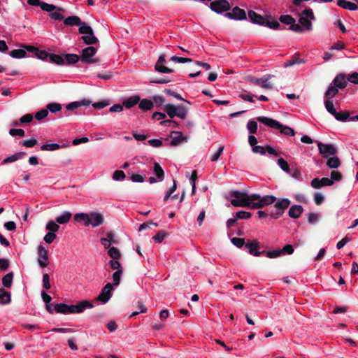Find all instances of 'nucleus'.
Here are the masks:
<instances>
[{"instance_id": "nucleus-1", "label": "nucleus", "mask_w": 358, "mask_h": 358, "mask_svg": "<svg viewBox=\"0 0 358 358\" xmlns=\"http://www.w3.org/2000/svg\"><path fill=\"white\" fill-rule=\"evenodd\" d=\"M94 304L88 300H82L76 304L68 305L63 303H55L53 306V313L69 315L79 314L84 312L86 309L94 308Z\"/></svg>"}, {"instance_id": "nucleus-2", "label": "nucleus", "mask_w": 358, "mask_h": 358, "mask_svg": "<svg viewBox=\"0 0 358 358\" xmlns=\"http://www.w3.org/2000/svg\"><path fill=\"white\" fill-rule=\"evenodd\" d=\"M257 120L271 128L279 129L280 133L286 135L293 136L295 135L294 130L286 125L282 124L280 122L264 116H259L257 118Z\"/></svg>"}, {"instance_id": "nucleus-3", "label": "nucleus", "mask_w": 358, "mask_h": 358, "mask_svg": "<svg viewBox=\"0 0 358 358\" xmlns=\"http://www.w3.org/2000/svg\"><path fill=\"white\" fill-rule=\"evenodd\" d=\"M250 208L259 209L275 203L276 197L273 195L262 196L259 194H250Z\"/></svg>"}, {"instance_id": "nucleus-4", "label": "nucleus", "mask_w": 358, "mask_h": 358, "mask_svg": "<svg viewBox=\"0 0 358 358\" xmlns=\"http://www.w3.org/2000/svg\"><path fill=\"white\" fill-rule=\"evenodd\" d=\"M230 196L234 198L231 200V203L234 206L250 208V195L243 192L234 190L230 192Z\"/></svg>"}, {"instance_id": "nucleus-5", "label": "nucleus", "mask_w": 358, "mask_h": 358, "mask_svg": "<svg viewBox=\"0 0 358 358\" xmlns=\"http://www.w3.org/2000/svg\"><path fill=\"white\" fill-rule=\"evenodd\" d=\"M290 205V201L288 199H279L274 205V209L271 210L269 215L274 218L278 219L281 217L285 209Z\"/></svg>"}, {"instance_id": "nucleus-6", "label": "nucleus", "mask_w": 358, "mask_h": 358, "mask_svg": "<svg viewBox=\"0 0 358 358\" xmlns=\"http://www.w3.org/2000/svg\"><path fill=\"white\" fill-rule=\"evenodd\" d=\"M97 49L93 46H88L81 51L80 60L84 64H93L99 62L98 59L92 57L96 53Z\"/></svg>"}, {"instance_id": "nucleus-7", "label": "nucleus", "mask_w": 358, "mask_h": 358, "mask_svg": "<svg viewBox=\"0 0 358 358\" xmlns=\"http://www.w3.org/2000/svg\"><path fill=\"white\" fill-rule=\"evenodd\" d=\"M210 8L213 12L221 14L228 12L231 9V5L227 0H215L210 3Z\"/></svg>"}, {"instance_id": "nucleus-8", "label": "nucleus", "mask_w": 358, "mask_h": 358, "mask_svg": "<svg viewBox=\"0 0 358 358\" xmlns=\"http://www.w3.org/2000/svg\"><path fill=\"white\" fill-rule=\"evenodd\" d=\"M104 222V217L102 213L97 211L89 213V226L96 228L102 225Z\"/></svg>"}, {"instance_id": "nucleus-9", "label": "nucleus", "mask_w": 358, "mask_h": 358, "mask_svg": "<svg viewBox=\"0 0 358 358\" xmlns=\"http://www.w3.org/2000/svg\"><path fill=\"white\" fill-rule=\"evenodd\" d=\"M224 16L231 20H243L247 18L246 13L238 6L234 7L231 12H227Z\"/></svg>"}, {"instance_id": "nucleus-10", "label": "nucleus", "mask_w": 358, "mask_h": 358, "mask_svg": "<svg viewBox=\"0 0 358 358\" xmlns=\"http://www.w3.org/2000/svg\"><path fill=\"white\" fill-rule=\"evenodd\" d=\"M319 152L323 157H327L328 155H335L337 153L336 148L332 144H324L322 142L317 143Z\"/></svg>"}, {"instance_id": "nucleus-11", "label": "nucleus", "mask_w": 358, "mask_h": 358, "mask_svg": "<svg viewBox=\"0 0 358 358\" xmlns=\"http://www.w3.org/2000/svg\"><path fill=\"white\" fill-rule=\"evenodd\" d=\"M245 246L248 249V252L255 257H259L265 252V250L258 251V249L260 248V243L257 240L248 241Z\"/></svg>"}, {"instance_id": "nucleus-12", "label": "nucleus", "mask_w": 358, "mask_h": 358, "mask_svg": "<svg viewBox=\"0 0 358 358\" xmlns=\"http://www.w3.org/2000/svg\"><path fill=\"white\" fill-rule=\"evenodd\" d=\"M166 63V59H165V55L162 54L161 55L158 60L157 61L155 69L157 72L162 73H171L174 71L173 69L168 68L163 64Z\"/></svg>"}, {"instance_id": "nucleus-13", "label": "nucleus", "mask_w": 358, "mask_h": 358, "mask_svg": "<svg viewBox=\"0 0 358 358\" xmlns=\"http://www.w3.org/2000/svg\"><path fill=\"white\" fill-rule=\"evenodd\" d=\"M38 262L42 268H45L48 264V251L42 245L38 247Z\"/></svg>"}, {"instance_id": "nucleus-14", "label": "nucleus", "mask_w": 358, "mask_h": 358, "mask_svg": "<svg viewBox=\"0 0 358 358\" xmlns=\"http://www.w3.org/2000/svg\"><path fill=\"white\" fill-rule=\"evenodd\" d=\"M170 137L172 138L170 145L171 146H178L182 142H187V138L180 131H173L171 133Z\"/></svg>"}, {"instance_id": "nucleus-15", "label": "nucleus", "mask_w": 358, "mask_h": 358, "mask_svg": "<svg viewBox=\"0 0 358 358\" xmlns=\"http://www.w3.org/2000/svg\"><path fill=\"white\" fill-rule=\"evenodd\" d=\"M252 152L255 153H259L261 155H265L266 152H268L269 154L273 155L274 156H278L280 155V152L276 151L273 147L271 145H266L265 148L260 146V145H256L253 146V148H252Z\"/></svg>"}, {"instance_id": "nucleus-16", "label": "nucleus", "mask_w": 358, "mask_h": 358, "mask_svg": "<svg viewBox=\"0 0 358 358\" xmlns=\"http://www.w3.org/2000/svg\"><path fill=\"white\" fill-rule=\"evenodd\" d=\"M334 85L338 89H344L348 85L346 76L344 73H338L333 80Z\"/></svg>"}, {"instance_id": "nucleus-17", "label": "nucleus", "mask_w": 358, "mask_h": 358, "mask_svg": "<svg viewBox=\"0 0 358 358\" xmlns=\"http://www.w3.org/2000/svg\"><path fill=\"white\" fill-rule=\"evenodd\" d=\"M248 17L252 23L259 25H264L265 23V18L254 10H249Z\"/></svg>"}, {"instance_id": "nucleus-18", "label": "nucleus", "mask_w": 358, "mask_h": 358, "mask_svg": "<svg viewBox=\"0 0 358 358\" xmlns=\"http://www.w3.org/2000/svg\"><path fill=\"white\" fill-rule=\"evenodd\" d=\"M91 104V101L87 99H83L79 101H73L66 106V108L68 110H73L81 106H89Z\"/></svg>"}, {"instance_id": "nucleus-19", "label": "nucleus", "mask_w": 358, "mask_h": 358, "mask_svg": "<svg viewBox=\"0 0 358 358\" xmlns=\"http://www.w3.org/2000/svg\"><path fill=\"white\" fill-rule=\"evenodd\" d=\"M264 25L272 29H286L285 27H282L281 24L276 20L268 16H266V19H265V23Z\"/></svg>"}, {"instance_id": "nucleus-20", "label": "nucleus", "mask_w": 358, "mask_h": 358, "mask_svg": "<svg viewBox=\"0 0 358 358\" xmlns=\"http://www.w3.org/2000/svg\"><path fill=\"white\" fill-rule=\"evenodd\" d=\"M303 211V208L301 206L294 205L289 208L288 215L290 217L296 219L300 217Z\"/></svg>"}, {"instance_id": "nucleus-21", "label": "nucleus", "mask_w": 358, "mask_h": 358, "mask_svg": "<svg viewBox=\"0 0 358 358\" xmlns=\"http://www.w3.org/2000/svg\"><path fill=\"white\" fill-rule=\"evenodd\" d=\"M306 61L299 57V54H295L292 58L285 62L283 64L284 67L287 68L294 64H303Z\"/></svg>"}, {"instance_id": "nucleus-22", "label": "nucleus", "mask_w": 358, "mask_h": 358, "mask_svg": "<svg viewBox=\"0 0 358 358\" xmlns=\"http://www.w3.org/2000/svg\"><path fill=\"white\" fill-rule=\"evenodd\" d=\"M74 220L77 222H83L85 227H89V213H78L74 215Z\"/></svg>"}, {"instance_id": "nucleus-23", "label": "nucleus", "mask_w": 358, "mask_h": 358, "mask_svg": "<svg viewBox=\"0 0 358 358\" xmlns=\"http://www.w3.org/2000/svg\"><path fill=\"white\" fill-rule=\"evenodd\" d=\"M72 217V213L69 211L63 212L59 216L55 218V221L59 224H64L68 223Z\"/></svg>"}, {"instance_id": "nucleus-24", "label": "nucleus", "mask_w": 358, "mask_h": 358, "mask_svg": "<svg viewBox=\"0 0 358 358\" xmlns=\"http://www.w3.org/2000/svg\"><path fill=\"white\" fill-rule=\"evenodd\" d=\"M26 155L27 154L24 152H16V153L13 154V155H10V156L5 158L3 159V161L2 162V164H6L8 163L16 162L18 159L24 158L26 156Z\"/></svg>"}, {"instance_id": "nucleus-25", "label": "nucleus", "mask_w": 358, "mask_h": 358, "mask_svg": "<svg viewBox=\"0 0 358 358\" xmlns=\"http://www.w3.org/2000/svg\"><path fill=\"white\" fill-rule=\"evenodd\" d=\"M140 101V96L138 95L130 96L129 98L123 101V106L127 108H131Z\"/></svg>"}, {"instance_id": "nucleus-26", "label": "nucleus", "mask_w": 358, "mask_h": 358, "mask_svg": "<svg viewBox=\"0 0 358 358\" xmlns=\"http://www.w3.org/2000/svg\"><path fill=\"white\" fill-rule=\"evenodd\" d=\"M337 5L344 9L350 10H356L358 9V6L356 3L347 1L346 0H338Z\"/></svg>"}, {"instance_id": "nucleus-27", "label": "nucleus", "mask_w": 358, "mask_h": 358, "mask_svg": "<svg viewBox=\"0 0 358 358\" xmlns=\"http://www.w3.org/2000/svg\"><path fill=\"white\" fill-rule=\"evenodd\" d=\"M64 23L69 26H79L82 24V21L78 16H69L64 19Z\"/></svg>"}, {"instance_id": "nucleus-28", "label": "nucleus", "mask_w": 358, "mask_h": 358, "mask_svg": "<svg viewBox=\"0 0 358 358\" xmlns=\"http://www.w3.org/2000/svg\"><path fill=\"white\" fill-rule=\"evenodd\" d=\"M41 296L43 300V301L45 303V308L48 310V312L50 314L53 313V306L54 304L50 303V301L52 300V298L50 295L48 294L47 292H41Z\"/></svg>"}, {"instance_id": "nucleus-29", "label": "nucleus", "mask_w": 358, "mask_h": 358, "mask_svg": "<svg viewBox=\"0 0 358 358\" xmlns=\"http://www.w3.org/2000/svg\"><path fill=\"white\" fill-rule=\"evenodd\" d=\"M81 40L87 45H95L99 43L98 38L94 36V33L88 34L83 36L80 38Z\"/></svg>"}, {"instance_id": "nucleus-30", "label": "nucleus", "mask_w": 358, "mask_h": 358, "mask_svg": "<svg viewBox=\"0 0 358 358\" xmlns=\"http://www.w3.org/2000/svg\"><path fill=\"white\" fill-rule=\"evenodd\" d=\"M272 77H273V75H267L263 78H257L255 77H250L248 80L251 83L255 85H260L262 86L263 83H266L269 79H271Z\"/></svg>"}, {"instance_id": "nucleus-31", "label": "nucleus", "mask_w": 358, "mask_h": 358, "mask_svg": "<svg viewBox=\"0 0 358 358\" xmlns=\"http://www.w3.org/2000/svg\"><path fill=\"white\" fill-rule=\"evenodd\" d=\"M299 22L300 23V25L303 28V30L310 31L313 28L311 21L306 17L301 15L299 19Z\"/></svg>"}, {"instance_id": "nucleus-32", "label": "nucleus", "mask_w": 358, "mask_h": 358, "mask_svg": "<svg viewBox=\"0 0 358 358\" xmlns=\"http://www.w3.org/2000/svg\"><path fill=\"white\" fill-rule=\"evenodd\" d=\"M64 64H74L77 63L80 59V57L76 54H66L64 55Z\"/></svg>"}, {"instance_id": "nucleus-33", "label": "nucleus", "mask_w": 358, "mask_h": 358, "mask_svg": "<svg viewBox=\"0 0 358 358\" xmlns=\"http://www.w3.org/2000/svg\"><path fill=\"white\" fill-rule=\"evenodd\" d=\"M164 110L167 113V115L170 117V118H173L174 117L177 116V111H176V106L173 104H166L164 108Z\"/></svg>"}, {"instance_id": "nucleus-34", "label": "nucleus", "mask_w": 358, "mask_h": 358, "mask_svg": "<svg viewBox=\"0 0 358 358\" xmlns=\"http://www.w3.org/2000/svg\"><path fill=\"white\" fill-rule=\"evenodd\" d=\"M334 116L338 121L341 122H345L351 117H350V113L347 110L340 112L336 111Z\"/></svg>"}, {"instance_id": "nucleus-35", "label": "nucleus", "mask_w": 358, "mask_h": 358, "mask_svg": "<svg viewBox=\"0 0 358 358\" xmlns=\"http://www.w3.org/2000/svg\"><path fill=\"white\" fill-rule=\"evenodd\" d=\"M177 117L185 120L187 117L188 108L183 105L176 106Z\"/></svg>"}, {"instance_id": "nucleus-36", "label": "nucleus", "mask_w": 358, "mask_h": 358, "mask_svg": "<svg viewBox=\"0 0 358 358\" xmlns=\"http://www.w3.org/2000/svg\"><path fill=\"white\" fill-rule=\"evenodd\" d=\"M111 296V292H101V294L95 298V301L105 304L110 300Z\"/></svg>"}, {"instance_id": "nucleus-37", "label": "nucleus", "mask_w": 358, "mask_h": 358, "mask_svg": "<svg viewBox=\"0 0 358 358\" xmlns=\"http://www.w3.org/2000/svg\"><path fill=\"white\" fill-rule=\"evenodd\" d=\"M153 171H154V173H155L156 177L160 181L163 180L164 172V170L162 169V168L161 167V166L159 165V164H158L157 162L154 163Z\"/></svg>"}, {"instance_id": "nucleus-38", "label": "nucleus", "mask_w": 358, "mask_h": 358, "mask_svg": "<svg viewBox=\"0 0 358 358\" xmlns=\"http://www.w3.org/2000/svg\"><path fill=\"white\" fill-rule=\"evenodd\" d=\"M327 165L330 169H336L340 166L341 161L338 157L334 155L327 160Z\"/></svg>"}, {"instance_id": "nucleus-39", "label": "nucleus", "mask_w": 358, "mask_h": 358, "mask_svg": "<svg viewBox=\"0 0 358 358\" xmlns=\"http://www.w3.org/2000/svg\"><path fill=\"white\" fill-rule=\"evenodd\" d=\"M338 93V88L336 86H329L328 90L324 94V96L327 99L331 100Z\"/></svg>"}, {"instance_id": "nucleus-40", "label": "nucleus", "mask_w": 358, "mask_h": 358, "mask_svg": "<svg viewBox=\"0 0 358 358\" xmlns=\"http://www.w3.org/2000/svg\"><path fill=\"white\" fill-rule=\"evenodd\" d=\"M139 102V108L143 110H148L152 109L154 105L151 100L146 99H142L141 101L140 100Z\"/></svg>"}, {"instance_id": "nucleus-41", "label": "nucleus", "mask_w": 358, "mask_h": 358, "mask_svg": "<svg viewBox=\"0 0 358 358\" xmlns=\"http://www.w3.org/2000/svg\"><path fill=\"white\" fill-rule=\"evenodd\" d=\"M49 61L52 63L56 64L57 65H64V59L63 57L57 55V54H50L49 57Z\"/></svg>"}, {"instance_id": "nucleus-42", "label": "nucleus", "mask_w": 358, "mask_h": 358, "mask_svg": "<svg viewBox=\"0 0 358 358\" xmlns=\"http://www.w3.org/2000/svg\"><path fill=\"white\" fill-rule=\"evenodd\" d=\"M60 227L56 221L50 220L48 222L45 226V229L48 231V232L55 233L58 231Z\"/></svg>"}, {"instance_id": "nucleus-43", "label": "nucleus", "mask_w": 358, "mask_h": 358, "mask_svg": "<svg viewBox=\"0 0 358 358\" xmlns=\"http://www.w3.org/2000/svg\"><path fill=\"white\" fill-rule=\"evenodd\" d=\"M13 278V273L10 272L5 275L2 278V284L6 288H10Z\"/></svg>"}, {"instance_id": "nucleus-44", "label": "nucleus", "mask_w": 358, "mask_h": 358, "mask_svg": "<svg viewBox=\"0 0 358 358\" xmlns=\"http://www.w3.org/2000/svg\"><path fill=\"white\" fill-rule=\"evenodd\" d=\"M79 26H80V27L78 29V31L81 34L86 35V34H92V32H94L92 28L90 25H87L85 22H82V24H80Z\"/></svg>"}, {"instance_id": "nucleus-45", "label": "nucleus", "mask_w": 358, "mask_h": 358, "mask_svg": "<svg viewBox=\"0 0 358 358\" xmlns=\"http://www.w3.org/2000/svg\"><path fill=\"white\" fill-rule=\"evenodd\" d=\"M9 55L13 58H23L26 56L27 52L22 49H15L11 50Z\"/></svg>"}, {"instance_id": "nucleus-46", "label": "nucleus", "mask_w": 358, "mask_h": 358, "mask_svg": "<svg viewBox=\"0 0 358 358\" xmlns=\"http://www.w3.org/2000/svg\"><path fill=\"white\" fill-rule=\"evenodd\" d=\"M279 20L282 23H283L285 24H287V25H291L292 24L295 22V19L290 15H280L279 17Z\"/></svg>"}, {"instance_id": "nucleus-47", "label": "nucleus", "mask_w": 358, "mask_h": 358, "mask_svg": "<svg viewBox=\"0 0 358 358\" xmlns=\"http://www.w3.org/2000/svg\"><path fill=\"white\" fill-rule=\"evenodd\" d=\"M46 108L51 113H57L62 110V107L60 103H50L46 106Z\"/></svg>"}, {"instance_id": "nucleus-48", "label": "nucleus", "mask_w": 358, "mask_h": 358, "mask_svg": "<svg viewBox=\"0 0 358 358\" xmlns=\"http://www.w3.org/2000/svg\"><path fill=\"white\" fill-rule=\"evenodd\" d=\"M108 253L113 259H118L121 257L120 250L115 247L110 248Z\"/></svg>"}, {"instance_id": "nucleus-49", "label": "nucleus", "mask_w": 358, "mask_h": 358, "mask_svg": "<svg viewBox=\"0 0 358 358\" xmlns=\"http://www.w3.org/2000/svg\"><path fill=\"white\" fill-rule=\"evenodd\" d=\"M10 292H0V304L5 305L10 302Z\"/></svg>"}, {"instance_id": "nucleus-50", "label": "nucleus", "mask_w": 358, "mask_h": 358, "mask_svg": "<svg viewBox=\"0 0 358 358\" xmlns=\"http://www.w3.org/2000/svg\"><path fill=\"white\" fill-rule=\"evenodd\" d=\"M278 164L280 166L282 171L288 173L291 172L288 163L283 158H279L278 159Z\"/></svg>"}, {"instance_id": "nucleus-51", "label": "nucleus", "mask_w": 358, "mask_h": 358, "mask_svg": "<svg viewBox=\"0 0 358 358\" xmlns=\"http://www.w3.org/2000/svg\"><path fill=\"white\" fill-rule=\"evenodd\" d=\"M48 114H49V112L47 110V108H43L41 110L36 112L34 117L37 120L41 121V120H43L45 117H46L48 115Z\"/></svg>"}, {"instance_id": "nucleus-52", "label": "nucleus", "mask_w": 358, "mask_h": 358, "mask_svg": "<svg viewBox=\"0 0 358 358\" xmlns=\"http://www.w3.org/2000/svg\"><path fill=\"white\" fill-rule=\"evenodd\" d=\"M41 8L43 10H45V11H47V12H51V11L55 10L56 9H58L59 10H63V9H62L60 8H57V6H55L53 4H49V3H45V2L42 3Z\"/></svg>"}, {"instance_id": "nucleus-53", "label": "nucleus", "mask_w": 358, "mask_h": 358, "mask_svg": "<svg viewBox=\"0 0 358 358\" xmlns=\"http://www.w3.org/2000/svg\"><path fill=\"white\" fill-rule=\"evenodd\" d=\"M324 106L327 109V110L332 115H334L336 110L334 106V103L331 100L326 99L324 101Z\"/></svg>"}, {"instance_id": "nucleus-54", "label": "nucleus", "mask_w": 358, "mask_h": 358, "mask_svg": "<svg viewBox=\"0 0 358 358\" xmlns=\"http://www.w3.org/2000/svg\"><path fill=\"white\" fill-rule=\"evenodd\" d=\"M61 148V145L57 143L44 144L41 147V150H56Z\"/></svg>"}, {"instance_id": "nucleus-55", "label": "nucleus", "mask_w": 358, "mask_h": 358, "mask_svg": "<svg viewBox=\"0 0 358 358\" xmlns=\"http://www.w3.org/2000/svg\"><path fill=\"white\" fill-rule=\"evenodd\" d=\"M167 233L164 231H159L153 237L152 239L157 243H162L164 238L167 236Z\"/></svg>"}, {"instance_id": "nucleus-56", "label": "nucleus", "mask_w": 358, "mask_h": 358, "mask_svg": "<svg viewBox=\"0 0 358 358\" xmlns=\"http://www.w3.org/2000/svg\"><path fill=\"white\" fill-rule=\"evenodd\" d=\"M247 129L250 134H256L257 131V123L254 120H250L247 124Z\"/></svg>"}, {"instance_id": "nucleus-57", "label": "nucleus", "mask_w": 358, "mask_h": 358, "mask_svg": "<svg viewBox=\"0 0 358 358\" xmlns=\"http://www.w3.org/2000/svg\"><path fill=\"white\" fill-rule=\"evenodd\" d=\"M231 243L238 248H241L243 246L245 245V239L243 238H236L234 237L231 240Z\"/></svg>"}, {"instance_id": "nucleus-58", "label": "nucleus", "mask_w": 358, "mask_h": 358, "mask_svg": "<svg viewBox=\"0 0 358 358\" xmlns=\"http://www.w3.org/2000/svg\"><path fill=\"white\" fill-rule=\"evenodd\" d=\"M267 257L273 259L276 258L282 255V251L280 249L274 250L272 251H265L264 254Z\"/></svg>"}, {"instance_id": "nucleus-59", "label": "nucleus", "mask_w": 358, "mask_h": 358, "mask_svg": "<svg viewBox=\"0 0 358 358\" xmlns=\"http://www.w3.org/2000/svg\"><path fill=\"white\" fill-rule=\"evenodd\" d=\"M125 178L126 175L122 170H117L113 174V179L115 180H123Z\"/></svg>"}, {"instance_id": "nucleus-60", "label": "nucleus", "mask_w": 358, "mask_h": 358, "mask_svg": "<svg viewBox=\"0 0 358 358\" xmlns=\"http://www.w3.org/2000/svg\"><path fill=\"white\" fill-rule=\"evenodd\" d=\"M50 53L45 50H38L35 55L41 60H49Z\"/></svg>"}, {"instance_id": "nucleus-61", "label": "nucleus", "mask_w": 358, "mask_h": 358, "mask_svg": "<svg viewBox=\"0 0 358 358\" xmlns=\"http://www.w3.org/2000/svg\"><path fill=\"white\" fill-rule=\"evenodd\" d=\"M252 216V213L250 212L241 210L236 213V219H248Z\"/></svg>"}, {"instance_id": "nucleus-62", "label": "nucleus", "mask_w": 358, "mask_h": 358, "mask_svg": "<svg viewBox=\"0 0 358 358\" xmlns=\"http://www.w3.org/2000/svg\"><path fill=\"white\" fill-rule=\"evenodd\" d=\"M22 145L27 148H32L38 144V141L36 138H30L27 140H24L22 142Z\"/></svg>"}, {"instance_id": "nucleus-63", "label": "nucleus", "mask_w": 358, "mask_h": 358, "mask_svg": "<svg viewBox=\"0 0 358 358\" xmlns=\"http://www.w3.org/2000/svg\"><path fill=\"white\" fill-rule=\"evenodd\" d=\"M302 16L303 17H306L308 19H309L310 20H314L315 19V15H314V13H313V11L311 8H306L303 12H302Z\"/></svg>"}, {"instance_id": "nucleus-64", "label": "nucleus", "mask_w": 358, "mask_h": 358, "mask_svg": "<svg viewBox=\"0 0 358 358\" xmlns=\"http://www.w3.org/2000/svg\"><path fill=\"white\" fill-rule=\"evenodd\" d=\"M347 80L354 84H358V73L354 72L351 74H349L347 77Z\"/></svg>"}]
</instances>
